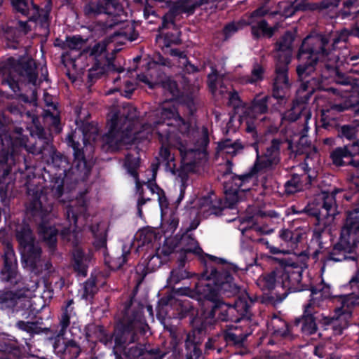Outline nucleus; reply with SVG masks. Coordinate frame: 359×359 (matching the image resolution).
<instances>
[{"label": "nucleus", "instance_id": "nucleus-13", "mask_svg": "<svg viewBox=\"0 0 359 359\" xmlns=\"http://www.w3.org/2000/svg\"><path fill=\"white\" fill-rule=\"evenodd\" d=\"M290 276L288 272L282 267L276 269L271 273L260 276L257 282V285L263 291L276 290L278 293L283 291L280 298V300L285 299L287 294V290L290 288Z\"/></svg>", "mask_w": 359, "mask_h": 359}, {"label": "nucleus", "instance_id": "nucleus-7", "mask_svg": "<svg viewBox=\"0 0 359 359\" xmlns=\"http://www.w3.org/2000/svg\"><path fill=\"white\" fill-rule=\"evenodd\" d=\"M13 58L9 59L4 67L2 74V84L7 85L14 92L19 90V83L27 81L36 85L37 74L36 66L33 60L26 64H15Z\"/></svg>", "mask_w": 359, "mask_h": 359}, {"label": "nucleus", "instance_id": "nucleus-36", "mask_svg": "<svg viewBox=\"0 0 359 359\" xmlns=\"http://www.w3.org/2000/svg\"><path fill=\"white\" fill-rule=\"evenodd\" d=\"M13 7L22 14L27 15L32 8L33 10L38 11L39 7L32 3L31 6L27 2V0H12Z\"/></svg>", "mask_w": 359, "mask_h": 359}, {"label": "nucleus", "instance_id": "nucleus-44", "mask_svg": "<svg viewBox=\"0 0 359 359\" xmlns=\"http://www.w3.org/2000/svg\"><path fill=\"white\" fill-rule=\"evenodd\" d=\"M85 41L80 36L68 37L66 40V46L72 50H80L85 46Z\"/></svg>", "mask_w": 359, "mask_h": 359}, {"label": "nucleus", "instance_id": "nucleus-18", "mask_svg": "<svg viewBox=\"0 0 359 359\" xmlns=\"http://www.w3.org/2000/svg\"><path fill=\"white\" fill-rule=\"evenodd\" d=\"M264 7H260L255 11L249 18L247 24L251 26L252 33L256 37L262 36H271L275 28L269 27L266 22L262 18L267 13Z\"/></svg>", "mask_w": 359, "mask_h": 359}, {"label": "nucleus", "instance_id": "nucleus-54", "mask_svg": "<svg viewBox=\"0 0 359 359\" xmlns=\"http://www.w3.org/2000/svg\"><path fill=\"white\" fill-rule=\"evenodd\" d=\"M19 329L28 333L35 332L36 325L34 323L20 321L17 323Z\"/></svg>", "mask_w": 359, "mask_h": 359}, {"label": "nucleus", "instance_id": "nucleus-41", "mask_svg": "<svg viewBox=\"0 0 359 359\" xmlns=\"http://www.w3.org/2000/svg\"><path fill=\"white\" fill-rule=\"evenodd\" d=\"M358 13H359V5L357 0L345 2L342 10V14L344 17H355Z\"/></svg>", "mask_w": 359, "mask_h": 359}, {"label": "nucleus", "instance_id": "nucleus-9", "mask_svg": "<svg viewBox=\"0 0 359 359\" xmlns=\"http://www.w3.org/2000/svg\"><path fill=\"white\" fill-rule=\"evenodd\" d=\"M330 287L323 284L313 289L311 294V299L308 304L304 306L302 318V330L306 334H311L316 331L315 318L313 314L316 313V307H320L325 300L330 297Z\"/></svg>", "mask_w": 359, "mask_h": 359}, {"label": "nucleus", "instance_id": "nucleus-27", "mask_svg": "<svg viewBox=\"0 0 359 359\" xmlns=\"http://www.w3.org/2000/svg\"><path fill=\"white\" fill-rule=\"evenodd\" d=\"M58 231V229L55 226H47L46 224H42L39 226V234L50 248L55 246Z\"/></svg>", "mask_w": 359, "mask_h": 359}, {"label": "nucleus", "instance_id": "nucleus-53", "mask_svg": "<svg viewBox=\"0 0 359 359\" xmlns=\"http://www.w3.org/2000/svg\"><path fill=\"white\" fill-rule=\"evenodd\" d=\"M137 78L139 81L147 84L150 88H154L156 85L158 84V81L156 79L152 74H140L138 75Z\"/></svg>", "mask_w": 359, "mask_h": 359}, {"label": "nucleus", "instance_id": "nucleus-6", "mask_svg": "<svg viewBox=\"0 0 359 359\" xmlns=\"http://www.w3.org/2000/svg\"><path fill=\"white\" fill-rule=\"evenodd\" d=\"M16 238L20 245L24 267L35 273L39 272L41 266V249L35 241L29 226H19L16 230Z\"/></svg>", "mask_w": 359, "mask_h": 359}, {"label": "nucleus", "instance_id": "nucleus-55", "mask_svg": "<svg viewBox=\"0 0 359 359\" xmlns=\"http://www.w3.org/2000/svg\"><path fill=\"white\" fill-rule=\"evenodd\" d=\"M341 135L348 140H352L355 135V129L349 126H344L341 129Z\"/></svg>", "mask_w": 359, "mask_h": 359}, {"label": "nucleus", "instance_id": "nucleus-63", "mask_svg": "<svg viewBox=\"0 0 359 359\" xmlns=\"http://www.w3.org/2000/svg\"><path fill=\"white\" fill-rule=\"evenodd\" d=\"M349 36V32L346 29L342 30L337 37L334 39V43H337L340 41H346Z\"/></svg>", "mask_w": 359, "mask_h": 359}, {"label": "nucleus", "instance_id": "nucleus-49", "mask_svg": "<svg viewBox=\"0 0 359 359\" xmlns=\"http://www.w3.org/2000/svg\"><path fill=\"white\" fill-rule=\"evenodd\" d=\"M219 78V74L216 70H213L211 74H208V81L209 88H210L212 93L217 95V79Z\"/></svg>", "mask_w": 359, "mask_h": 359}, {"label": "nucleus", "instance_id": "nucleus-25", "mask_svg": "<svg viewBox=\"0 0 359 359\" xmlns=\"http://www.w3.org/2000/svg\"><path fill=\"white\" fill-rule=\"evenodd\" d=\"M28 210L34 216L43 218L52 210L51 203H46V196L41 195L38 199L34 200L29 205Z\"/></svg>", "mask_w": 359, "mask_h": 359}, {"label": "nucleus", "instance_id": "nucleus-38", "mask_svg": "<svg viewBox=\"0 0 359 359\" xmlns=\"http://www.w3.org/2000/svg\"><path fill=\"white\" fill-rule=\"evenodd\" d=\"M187 277V273L182 268L173 269L170 272V275L167 280V285L169 287H172L180 283V280Z\"/></svg>", "mask_w": 359, "mask_h": 359}, {"label": "nucleus", "instance_id": "nucleus-30", "mask_svg": "<svg viewBox=\"0 0 359 359\" xmlns=\"http://www.w3.org/2000/svg\"><path fill=\"white\" fill-rule=\"evenodd\" d=\"M264 74V68L260 65L256 64L253 66L251 75L243 78L241 82L243 83H256L263 80Z\"/></svg>", "mask_w": 359, "mask_h": 359}, {"label": "nucleus", "instance_id": "nucleus-64", "mask_svg": "<svg viewBox=\"0 0 359 359\" xmlns=\"http://www.w3.org/2000/svg\"><path fill=\"white\" fill-rule=\"evenodd\" d=\"M150 4H154L160 7H165L170 6V0H147Z\"/></svg>", "mask_w": 359, "mask_h": 359}, {"label": "nucleus", "instance_id": "nucleus-32", "mask_svg": "<svg viewBox=\"0 0 359 359\" xmlns=\"http://www.w3.org/2000/svg\"><path fill=\"white\" fill-rule=\"evenodd\" d=\"M19 27H8L5 32V37L9 41H16L19 36L23 34H26V22H19Z\"/></svg>", "mask_w": 359, "mask_h": 359}, {"label": "nucleus", "instance_id": "nucleus-35", "mask_svg": "<svg viewBox=\"0 0 359 359\" xmlns=\"http://www.w3.org/2000/svg\"><path fill=\"white\" fill-rule=\"evenodd\" d=\"M155 238V234L151 231L142 230L140 231L137 234L138 248L146 246L147 248H149Z\"/></svg>", "mask_w": 359, "mask_h": 359}, {"label": "nucleus", "instance_id": "nucleus-58", "mask_svg": "<svg viewBox=\"0 0 359 359\" xmlns=\"http://www.w3.org/2000/svg\"><path fill=\"white\" fill-rule=\"evenodd\" d=\"M240 27L236 25L234 23H231L227 25L224 29V33L226 37L231 36L232 34L235 33Z\"/></svg>", "mask_w": 359, "mask_h": 359}, {"label": "nucleus", "instance_id": "nucleus-45", "mask_svg": "<svg viewBox=\"0 0 359 359\" xmlns=\"http://www.w3.org/2000/svg\"><path fill=\"white\" fill-rule=\"evenodd\" d=\"M96 291L95 283L93 280H88L83 285V298L88 299L90 298Z\"/></svg>", "mask_w": 359, "mask_h": 359}, {"label": "nucleus", "instance_id": "nucleus-57", "mask_svg": "<svg viewBox=\"0 0 359 359\" xmlns=\"http://www.w3.org/2000/svg\"><path fill=\"white\" fill-rule=\"evenodd\" d=\"M147 189L151 194H156L158 199L161 201V195L162 194L163 191L156 184L150 182L147 184Z\"/></svg>", "mask_w": 359, "mask_h": 359}, {"label": "nucleus", "instance_id": "nucleus-56", "mask_svg": "<svg viewBox=\"0 0 359 359\" xmlns=\"http://www.w3.org/2000/svg\"><path fill=\"white\" fill-rule=\"evenodd\" d=\"M128 252H123V255L121 257H119L117 260L112 259L109 262V267L112 269H118L121 267L126 262V255Z\"/></svg>", "mask_w": 359, "mask_h": 359}, {"label": "nucleus", "instance_id": "nucleus-43", "mask_svg": "<svg viewBox=\"0 0 359 359\" xmlns=\"http://www.w3.org/2000/svg\"><path fill=\"white\" fill-rule=\"evenodd\" d=\"M72 304V301H69L68 302V304L67 307L65 308V311L62 313V315L61 316V319L60 321V326L62 327V329H66L70 323V319L74 315V313L72 311V308L71 307V305Z\"/></svg>", "mask_w": 359, "mask_h": 359}, {"label": "nucleus", "instance_id": "nucleus-60", "mask_svg": "<svg viewBox=\"0 0 359 359\" xmlns=\"http://www.w3.org/2000/svg\"><path fill=\"white\" fill-rule=\"evenodd\" d=\"M143 325H144V322L142 320L141 316H140L138 320H137V321L134 320V321L131 322L130 325L127 327V330L132 331L135 329H139V328L142 329L143 327Z\"/></svg>", "mask_w": 359, "mask_h": 359}, {"label": "nucleus", "instance_id": "nucleus-14", "mask_svg": "<svg viewBox=\"0 0 359 359\" xmlns=\"http://www.w3.org/2000/svg\"><path fill=\"white\" fill-rule=\"evenodd\" d=\"M281 142L279 140L273 139L264 147L259 144L257 147V160L255 168L257 171L273 169L280 161V145Z\"/></svg>", "mask_w": 359, "mask_h": 359}, {"label": "nucleus", "instance_id": "nucleus-39", "mask_svg": "<svg viewBox=\"0 0 359 359\" xmlns=\"http://www.w3.org/2000/svg\"><path fill=\"white\" fill-rule=\"evenodd\" d=\"M137 36L138 34L135 32L133 26L132 25H128L125 31L116 32L114 33L112 37L113 40H116V38H123V39L133 41L137 39Z\"/></svg>", "mask_w": 359, "mask_h": 359}, {"label": "nucleus", "instance_id": "nucleus-16", "mask_svg": "<svg viewBox=\"0 0 359 359\" xmlns=\"http://www.w3.org/2000/svg\"><path fill=\"white\" fill-rule=\"evenodd\" d=\"M266 97L255 100L251 106L243 107L241 122L247 126V130L252 132L257 121H262L264 117L261 116L267 111Z\"/></svg>", "mask_w": 359, "mask_h": 359}, {"label": "nucleus", "instance_id": "nucleus-17", "mask_svg": "<svg viewBox=\"0 0 359 359\" xmlns=\"http://www.w3.org/2000/svg\"><path fill=\"white\" fill-rule=\"evenodd\" d=\"M55 353L62 359H75L80 353V347L72 339H68L63 334H59L53 344Z\"/></svg>", "mask_w": 359, "mask_h": 359}, {"label": "nucleus", "instance_id": "nucleus-8", "mask_svg": "<svg viewBox=\"0 0 359 359\" xmlns=\"http://www.w3.org/2000/svg\"><path fill=\"white\" fill-rule=\"evenodd\" d=\"M334 316L332 318L325 317L324 323L327 325L332 324L334 333L341 334L343 330L348 327L352 308L359 304V296L350 294L337 297L334 298Z\"/></svg>", "mask_w": 359, "mask_h": 359}, {"label": "nucleus", "instance_id": "nucleus-22", "mask_svg": "<svg viewBox=\"0 0 359 359\" xmlns=\"http://www.w3.org/2000/svg\"><path fill=\"white\" fill-rule=\"evenodd\" d=\"M76 137V132L72 136L69 137V143L74 150V163L76 164L78 171L83 175H86L90 171V166L88 165L87 162L84 158L83 151L79 148V143L76 142L74 140Z\"/></svg>", "mask_w": 359, "mask_h": 359}, {"label": "nucleus", "instance_id": "nucleus-40", "mask_svg": "<svg viewBox=\"0 0 359 359\" xmlns=\"http://www.w3.org/2000/svg\"><path fill=\"white\" fill-rule=\"evenodd\" d=\"M173 243V239H166L163 245L157 248L156 253L165 261V259L174 252Z\"/></svg>", "mask_w": 359, "mask_h": 359}, {"label": "nucleus", "instance_id": "nucleus-1", "mask_svg": "<svg viewBox=\"0 0 359 359\" xmlns=\"http://www.w3.org/2000/svg\"><path fill=\"white\" fill-rule=\"evenodd\" d=\"M123 112H111L108 117L109 132L104 141L112 149H118L122 144L149 138L154 133L163 144L176 147L180 152L184 165H192L206 159V148L209 142L207 128L193 130L189 124L178 114L171 102L165 101L149 116V123L133 132L135 121L131 107H123Z\"/></svg>", "mask_w": 359, "mask_h": 359}, {"label": "nucleus", "instance_id": "nucleus-37", "mask_svg": "<svg viewBox=\"0 0 359 359\" xmlns=\"http://www.w3.org/2000/svg\"><path fill=\"white\" fill-rule=\"evenodd\" d=\"M285 191L288 194H292L303 189L301 177L296 175L292 179L287 181L285 184Z\"/></svg>", "mask_w": 359, "mask_h": 359}, {"label": "nucleus", "instance_id": "nucleus-20", "mask_svg": "<svg viewBox=\"0 0 359 359\" xmlns=\"http://www.w3.org/2000/svg\"><path fill=\"white\" fill-rule=\"evenodd\" d=\"M139 165V158L134 157L132 158L130 154L126 157L125 166L127 168L128 172L134 177L135 180L137 191L139 192L140 198L137 201L138 213L140 216L142 215V206L148 201L149 197H144L143 189L141 188V184L138 180L137 174L135 171V168Z\"/></svg>", "mask_w": 359, "mask_h": 359}, {"label": "nucleus", "instance_id": "nucleus-46", "mask_svg": "<svg viewBox=\"0 0 359 359\" xmlns=\"http://www.w3.org/2000/svg\"><path fill=\"white\" fill-rule=\"evenodd\" d=\"M91 231L93 235L96 237V240L94 243L95 246L97 248H104L107 245L104 229H102L99 233H97L94 229H92Z\"/></svg>", "mask_w": 359, "mask_h": 359}, {"label": "nucleus", "instance_id": "nucleus-10", "mask_svg": "<svg viewBox=\"0 0 359 359\" xmlns=\"http://www.w3.org/2000/svg\"><path fill=\"white\" fill-rule=\"evenodd\" d=\"M1 146L0 147V168L3 171V177L7 176L9 170L4 167V164L8 163L12 156L17 154L22 148L29 152H32L31 148L27 145V138L22 135V129H18L12 135L6 134L1 135ZM11 164V163H9Z\"/></svg>", "mask_w": 359, "mask_h": 359}, {"label": "nucleus", "instance_id": "nucleus-3", "mask_svg": "<svg viewBox=\"0 0 359 359\" xmlns=\"http://www.w3.org/2000/svg\"><path fill=\"white\" fill-rule=\"evenodd\" d=\"M327 42L325 37L319 35L309 36L304 40L297 56L299 64L297 67V74L304 81L297 92L300 100H297L292 108L284 114L283 119L291 121L297 120L306 108L305 101L316 90L321 88V80L319 79H306L314 71L316 62L328 55L325 49Z\"/></svg>", "mask_w": 359, "mask_h": 359}, {"label": "nucleus", "instance_id": "nucleus-11", "mask_svg": "<svg viewBox=\"0 0 359 359\" xmlns=\"http://www.w3.org/2000/svg\"><path fill=\"white\" fill-rule=\"evenodd\" d=\"M231 179V182H226L224 184V207L229 208H233L239 201L247 197V194L255 182L252 174L233 176Z\"/></svg>", "mask_w": 359, "mask_h": 359}, {"label": "nucleus", "instance_id": "nucleus-48", "mask_svg": "<svg viewBox=\"0 0 359 359\" xmlns=\"http://www.w3.org/2000/svg\"><path fill=\"white\" fill-rule=\"evenodd\" d=\"M161 86L164 90H168L172 97L176 96L178 93L176 82L170 79L162 81Z\"/></svg>", "mask_w": 359, "mask_h": 359}, {"label": "nucleus", "instance_id": "nucleus-50", "mask_svg": "<svg viewBox=\"0 0 359 359\" xmlns=\"http://www.w3.org/2000/svg\"><path fill=\"white\" fill-rule=\"evenodd\" d=\"M116 0H99V4L102 6L100 12L108 14H113L112 9L114 8Z\"/></svg>", "mask_w": 359, "mask_h": 359}, {"label": "nucleus", "instance_id": "nucleus-26", "mask_svg": "<svg viewBox=\"0 0 359 359\" xmlns=\"http://www.w3.org/2000/svg\"><path fill=\"white\" fill-rule=\"evenodd\" d=\"M359 152V142H354L350 146L336 149L331 154L334 163L337 165H343V158L353 156Z\"/></svg>", "mask_w": 359, "mask_h": 359}, {"label": "nucleus", "instance_id": "nucleus-15", "mask_svg": "<svg viewBox=\"0 0 359 359\" xmlns=\"http://www.w3.org/2000/svg\"><path fill=\"white\" fill-rule=\"evenodd\" d=\"M86 204L81 205L79 207H74L71 205L67 207L66 215L69 223V227L61 230V235L63 238L75 244L79 241V233L76 229L79 226L78 223L82 224L83 220H86Z\"/></svg>", "mask_w": 359, "mask_h": 359}, {"label": "nucleus", "instance_id": "nucleus-21", "mask_svg": "<svg viewBox=\"0 0 359 359\" xmlns=\"http://www.w3.org/2000/svg\"><path fill=\"white\" fill-rule=\"evenodd\" d=\"M16 269L13 251L8 249L5 254L4 266L1 273V280L11 282V283H16L18 277Z\"/></svg>", "mask_w": 359, "mask_h": 359}, {"label": "nucleus", "instance_id": "nucleus-12", "mask_svg": "<svg viewBox=\"0 0 359 359\" xmlns=\"http://www.w3.org/2000/svg\"><path fill=\"white\" fill-rule=\"evenodd\" d=\"M336 192L329 193L322 191L317 194L312 201L307 205V211L317 217L319 222L323 221L325 218L331 222L336 215Z\"/></svg>", "mask_w": 359, "mask_h": 359}, {"label": "nucleus", "instance_id": "nucleus-24", "mask_svg": "<svg viewBox=\"0 0 359 359\" xmlns=\"http://www.w3.org/2000/svg\"><path fill=\"white\" fill-rule=\"evenodd\" d=\"M307 8V5L304 0H290L280 2L278 5V13L285 18L292 16L297 11L304 10Z\"/></svg>", "mask_w": 359, "mask_h": 359}, {"label": "nucleus", "instance_id": "nucleus-23", "mask_svg": "<svg viewBox=\"0 0 359 359\" xmlns=\"http://www.w3.org/2000/svg\"><path fill=\"white\" fill-rule=\"evenodd\" d=\"M252 304V300L247 295H243L235 302L234 306H232L235 309V316L239 318L238 323H248L251 316L250 309Z\"/></svg>", "mask_w": 359, "mask_h": 359}, {"label": "nucleus", "instance_id": "nucleus-33", "mask_svg": "<svg viewBox=\"0 0 359 359\" xmlns=\"http://www.w3.org/2000/svg\"><path fill=\"white\" fill-rule=\"evenodd\" d=\"M269 328L277 336L286 337L289 334L287 323L277 318L271 320Z\"/></svg>", "mask_w": 359, "mask_h": 359}, {"label": "nucleus", "instance_id": "nucleus-31", "mask_svg": "<svg viewBox=\"0 0 359 359\" xmlns=\"http://www.w3.org/2000/svg\"><path fill=\"white\" fill-rule=\"evenodd\" d=\"M308 130V127L305 126L301 133L294 135V137L289 142L291 149H293V145H295L297 147V152L304 151V147L307 143L306 133Z\"/></svg>", "mask_w": 359, "mask_h": 359}, {"label": "nucleus", "instance_id": "nucleus-59", "mask_svg": "<svg viewBox=\"0 0 359 359\" xmlns=\"http://www.w3.org/2000/svg\"><path fill=\"white\" fill-rule=\"evenodd\" d=\"M157 64H160L162 65H168V63L165 59H164L161 55H158V60L151 61L148 63L149 69H155L157 66Z\"/></svg>", "mask_w": 359, "mask_h": 359}, {"label": "nucleus", "instance_id": "nucleus-28", "mask_svg": "<svg viewBox=\"0 0 359 359\" xmlns=\"http://www.w3.org/2000/svg\"><path fill=\"white\" fill-rule=\"evenodd\" d=\"M198 215L205 217L210 215L216 213V205L213 204L211 196H207L198 199Z\"/></svg>", "mask_w": 359, "mask_h": 359}, {"label": "nucleus", "instance_id": "nucleus-42", "mask_svg": "<svg viewBox=\"0 0 359 359\" xmlns=\"http://www.w3.org/2000/svg\"><path fill=\"white\" fill-rule=\"evenodd\" d=\"M106 47L107 44L105 42H99L95 44L91 49L87 50L86 53H89L90 57L97 60L98 57L105 56Z\"/></svg>", "mask_w": 359, "mask_h": 359}, {"label": "nucleus", "instance_id": "nucleus-34", "mask_svg": "<svg viewBox=\"0 0 359 359\" xmlns=\"http://www.w3.org/2000/svg\"><path fill=\"white\" fill-rule=\"evenodd\" d=\"M219 149L225 154L230 155H236L240 150L242 149L241 142H232L230 140H226L219 144Z\"/></svg>", "mask_w": 359, "mask_h": 359}, {"label": "nucleus", "instance_id": "nucleus-47", "mask_svg": "<svg viewBox=\"0 0 359 359\" xmlns=\"http://www.w3.org/2000/svg\"><path fill=\"white\" fill-rule=\"evenodd\" d=\"M160 156L161 158L166 162L167 165L170 168H174L175 167V165L172 163V161H174V157L171 154L170 151L167 147H161L160 150Z\"/></svg>", "mask_w": 359, "mask_h": 359}, {"label": "nucleus", "instance_id": "nucleus-61", "mask_svg": "<svg viewBox=\"0 0 359 359\" xmlns=\"http://www.w3.org/2000/svg\"><path fill=\"white\" fill-rule=\"evenodd\" d=\"M83 142L84 145H87V144H90L91 140H95L97 136V130L95 128L93 129V132L91 135H88L86 133L83 132Z\"/></svg>", "mask_w": 359, "mask_h": 359}, {"label": "nucleus", "instance_id": "nucleus-29", "mask_svg": "<svg viewBox=\"0 0 359 359\" xmlns=\"http://www.w3.org/2000/svg\"><path fill=\"white\" fill-rule=\"evenodd\" d=\"M74 268L76 270L86 276V267L89 262V257L86 256L80 248H76L73 252Z\"/></svg>", "mask_w": 359, "mask_h": 359}, {"label": "nucleus", "instance_id": "nucleus-4", "mask_svg": "<svg viewBox=\"0 0 359 359\" xmlns=\"http://www.w3.org/2000/svg\"><path fill=\"white\" fill-rule=\"evenodd\" d=\"M292 34L287 32L277 43L275 53L276 77L273 82V97L283 100L287 96L290 84L287 76V65L292 56Z\"/></svg>", "mask_w": 359, "mask_h": 359}, {"label": "nucleus", "instance_id": "nucleus-51", "mask_svg": "<svg viewBox=\"0 0 359 359\" xmlns=\"http://www.w3.org/2000/svg\"><path fill=\"white\" fill-rule=\"evenodd\" d=\"M52 195L56 198H60L63 194V181L57 179L51 188Z\"/></svg>", "mask_w": 359, "mask_h": 359}, {"label": "nucleus", "instance_id": "nucleus-52", "mask_svg": "<svg viewBox=\"0 0 359 359\" xmlns=\"http://www.w3.org/2000/svg\"><path fill=\"white\" fill-rule=\"evenodd\" d=\"M165 260L156 253L152 255L148 261L147 267L149 269L154 270L158 268Z\"/></svg>", "mask_w": 359, "mask_h": 359}, {"label": "nucleus", "instance_id": "nucleus-62", "mask_svg": "<svg viewBox=\"0 0 359 359\" xmlns=\"http://www.w3.org/2000/svg\"><path fill=\"white\" fill-rule=\"evenodd\" d=\"M229 104L233 107H238L239 106L240 100L238 95L236 93H229Z\"/></svg>", "mask_w": 359, "mask_h": 359}, {"label": "nucleus", "instance_id": "nucleus-5", "mask_svg": "<svg viewBox=\"0 0 359 359\" xmlns=\"http://www.w3.org/2000/svg\"><path fill=\"white\" fill-rule=\"evenodd\" d=\"M359 243V208L348 213L345 226L341 230L339 242L329 253L327 259L341 262L353 259L348 256Z\"/></svg>", "mask_w": 359, "mask_h": 359}, {"label": "nucleus", "instance_id": "nucleus-2", "mask_svg": "<svg viewBox=\"0 0 359 359\" xmlns=\"http://www.w3.org/2000/svg\"><path fill=\"white\" fill-rule=\"evenodd\" d=\"M236 271V266L231 264L226 265L222 273H217V271H212V278L201 280L196 284V292L200 296V299L203 297L212 302L211 310L207 314L204 313L202 328H206L207 325H211L215 318L223 321L231 320L234 324L226 325L224 339L227 342L240 344L246 339L250 332H243L241 326L236 325L238 323L239 318L235 316V309L232 306L216 299L218 294L236 290V285L233 283L231 276V272Z\"/></svg>", "mask_w": 359, "mask_h": 359}, {"label": "nucleus", "instance_id": "nucleus-19", "mask_svg": "<svg viewBox=\"0 0 359 359\" xmlns=\"http://www.w3.org/2000/svg\"><path fill=\"white\" fill-rule=\"evenodd\" d=\"M176 254H179L180 265H182L187 254L201 255L202 250L197 241L189 235H183L175 245Z\"/></svg>", "mask_w": 359, "mask_h": 359}]
</instances>
